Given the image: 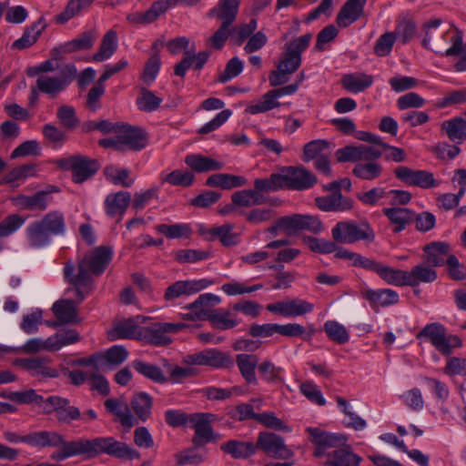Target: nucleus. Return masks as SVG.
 I'll use <instances>...</instances> for the list:
<instances>
[{
  "label": "nucleus",
  "mask_w": 466,
  "mask_h": 466,
  "mask_svg": "<svg viewBox=\"0 0 466 466\" xmlns=\"http://www.w3.org/2000/svg\"><path fill=\"white\" fill-rule=\"evenodd\" d=\"M113 250L109 247L100 246L86 255L79 262L77 273L75 274V265L68 261L64 268V276L67 282L74 285L80 295L81 289H90L93 275H101L112 259Z\"/></svg>",
  "instance_id": "obj_1"
},
{
  "label": "nucleus",
  "mask_w": 466,
  "mask_h": 466,
  "mask_svg": "<svg viewBox=\"0 0 466 466\" xmlns=\"http://www.w3.org/2000/svg\"><path fill=\"white\" fill-rule=\"evenodd\" d=\"M441 18L431 19L423 24L422 46L441 56L461 55L463 44L462 31L453 24L450 25L449 29H441Z\"/></svg>",
  "instance_id": "obj_2"
},
{
  "label": "nucleus",
  "mask_w": 466,
  "mask_h": 466,
  "mask_svg": "<svg viewBox=\"0 0 466 466\" xmlns=\"http://www.w3.org/2000/svg\"><path fill=\"white\" fill-rule=\"evenodd\" d=\"M22 442L34 447L57 448L50 458L55 461H62L68 458L79 455L80 439L67 441L64 436L54 431H39L23 436Z\"/></svg>",
  "instance_id": "obj_3"
},
{
  "label": "nucleus",
  "mask_w": 466,
  "mask_h": 466,
  "mask_svg": "<svg viewBox=\"0 0 466 466\" xmlns=\"http://www.w3.org/2000/svg\"><path fill=\"white\" fill-rule=\"evenodd\" d=\"M105 453L119 460L139 459L140 453L128 444L113 437H97L92 440L80 439L79 455L94 458Z\"/></svg>",
  "instance_id": "obj_4"
},
{
  "label": "nucleus",
  "mask_w": 466,
  "mask_h": 466,
  "mask_svg": "<svg viewBox=\"0 0 466 466\" xmlns=\"http://www.w3.org/2000/svg\"><path fill=\"white\" fill-rule=\"evenodd\" d=\"M333 239L341 244H352L358 241L372 243L375 232L368 222L357 224L353 221L338 222L331 229Z\"/></svg>",
  "instance_id": "obj_5"
},
{
  "label": "nucleus",
  "mask_w": 466,
  "mask_h": 466,
  "mask_svg": "<svg viewBox=\"0 0 466 466\" xmlns=\"http://www.w3.org/2000/svg\"><path fill=\"white\" fill-rule=\"evenodd\" d=\"M56 166L65 171L72 172V180L81 184L93 177L99 169L97 160L83 155H73L56 160Z\"/></svg>",
  "instance_id": "obj_6"
},
{
  "label": "nucleus",
  "mask_w": 466,
  "mask_h": 466,
  "mask_svg": "<svg viewBox=\"0 0 466 466\" xmlns=\"http://www.w3.org/2000/svg\"><path fill=\"white\" fill-rule=\"evenodd\" d=\"M417 339H428L442 354H450L453 348L461 346L458 336L447 335L444 326L436 322L426 325L417 334Z\"/></svg>",
  "instance_id": "obj_7"
},
{
  "label": "nucleus",
  "mask_w": 466,
  "mask_h": 466,
  "mask_svg": "<svg viewBox=\"0 0 466 466\" xmlns=\"http://www.w3.org/2000/svg\"><path fill=\"white\" fill-rule=\"evenodd\" d=\"M218 420V415L210 412H195L190 414L189 424L195 433L192 442L196 447L216 441L218 435L215 434L212 424Z\"/></svg>",
  "instance_id": "obj_8"
},
{
  "label": "nucleus",
  "mask_w": 466,
  "mask_h": 466,
  "mask_svg": "<svg viewBox=\"0 0 466 466\" xmlns=\"http://www.w3.org/2000/svg\"><path fill=\"white\" fill-rule=\"evenodd\" d=\"M311 37V34H306L286 44L285 52L277 66L290 75L295 73L301 65V55L309 47Z\"/></svg>",
  "instance_id": "obj_9"
},
{
  "label": "nucleus",
  "mask_w": 466,
  "mask_h": 466,
  "mask_svg": "<svg viewBox=\"0 0 466 466\" xmlns=\"http://www.w3.org/2000/svg\"><path fill=\"white\" fill-rule=\"evenodd\" d=\"M397 179L409 187H417L422 189L437 187L441 181L436 179L432 172L424 169H412L406 166H399L393 170Z\"/></svg>",
  "instance_id": "obj_10"
},
{
  "label": "nucleus",
  "mask_w": 466,
  "mask_h": 466,
  "mask_svg": "<svg viewBox=\"0 0 466 466\" xmlns=\"http://www.w3.org/2000/svg\"><path fill=\"white\" fill-rule=\"evenodd\" d=\"M76 75V68L72 64L65 65L59 76H40L36 79L37 90L55 96L64 91Z\"/></svg>",
  "instance_id": "obj_11"
},
{
  "label": "nucleus",
  "mask_w": 466,
  "mask_h": 466,
  "mask_svg": "<svg viewBox=\"0 0 466 466\" xmlns=\"http://www.w3.org/2000/svg\"><path fill=\"white\" fill-rule=\"evenodd\" d=\"M282 189L305 190L317 183V177L303 167H285L279 172Z\"/></svg>",
  "instance_id": "obj_12"
},
{
  "label": "nucleus",
  "mask_w": 466,
  "mask_h": 466,
  "mask_svg": "<svg viewBox=\"0 0 466 466\" xmlns=\"http://www.w3.org/2000/svg\"><path fill=\"white\" fill-rule=\"evenodd\" d=\"M186 328H187V325L182 322H156L149 327H142L143 335L140 339L155 346H166L172 341L171 338L167 334L177 333Z\"/></svg>",
  "instance_id": "obj_13"
},
{
  "label": "nucleus",
  "mask_w": 466,
  "mask_h": 466,
  "mask_svg": "<svg viewBox=\"0 0 466 466\" xmlns=\"http://www.w3.org/2000/svg\"><path fill=\"white\" fill-rule=\"evenodd\" d=\"M256 446L268 457L276 460H289L294 455L293 451L285 444L284 439L273 432H260Z\"/></svg>",
  "instance_id": "obj_14"
},
{
  "label": "nucleus",
  "mask_w": 466,
  "mask_h": 466,
  "mask_svg": "<svg viewBox=\"0 0 466 466\" xmlns=\"http://www.w3.org/2000/svg\"><path fill=\"white\" fill-rule=\"evenodd\" d=\"M43 410L45 414L55 412L56 418L60 423L70 424L81 418L80 410L70 405V400L60 396H50L46 399Z\"/></svg>",
  "instance_id": "obj_15"
},
{
  "label": "nucleus",
  "mask_w": 466,
  "mask_h": 466,
  "mask_svg": "<svg viewBox=\"0 0 466 466\" xmlns=\"http://www.w3.org/2000/svg\"><path fill=\"white\" fill-rule=\"evenodd\" d=\"M183 362L187 365L210 366L217 369L229 368L233 365L232 359L216 349L205 350L183 358Z\"/></svg>",
  "instance_id": "obj_16"
},
{
  "label": "nucleus",
  "mask_w": 466,
  "mask_h": 466,
  "mask_svg": "<svg viewBox=\"0 0 466 466\" xmlns=\"http://www.w3.org/2000/svg\"><path fill=\"white\" fill-rule=\"evenodd\" d=\"M115 133L117 134L123 151L126 147L133 151H139L147 144V133L138 127L117 124Z\"/></svg>",
  "instance_id": "obj_17"
},
{
  "label": "nucleus",
  "mask_w": 466,
  "mask_h": 466,
  "mask_svg": "<svg viewBox=\"0 0 466 466\" xmlns=\"http://www.w3.org/2000/svg\"><path fill=\"white\" fill-rule=\"evenodd\" d=\"M60 192V188L54 185H48L46 189L39 190L32 196L18 195L13 201L15 205L26 210L44 211L52 201V193Z\"/></svg>",
  "instance_id": "obj_18"
},
{
  "label": "nucleus",
  "mask_w": 466,
  "mask_h": 466,
  "mask_svg": "<svg viewBox=\"0 0 466 466\" xmlns=\"http://www.w3.org/2000/svg\"><path fill=\"white\" fill-rule=\"evenodd\" d=\"M310 441L316 446L314 455L321 457L330 448H337L346 442L343 435L329 433L319 428H308Z\"/></svg>",
  "instance_id": "obj_19"
},
{
  "label": "nucleus",
  "mask_w": 466,
  "mask_h": 466,
  "mask_svg": "<svg viewBox=\"0 0 466 466\" xmlns=\"http://www.w3.org/2000/svg\"><path fill=\"white\" fill-rule=\"evenodd\" d=\"M51 362L49 357H36L30 359H19L16 364L26 370L32 377L40 380L55 379L59 376L56 369L48 366Z\"/></svg>",
  "instance_id": "obj_20"
},
{
  "label": "nucleus",
  "mask_w": 466,
  "mask_h": 466,
  "mask_svg": "<svg viewBox=\"0 0 466 466\" xmlns=\"http://www.w3.org/2000/svg\"><path fill=\"white\" fill-rule=\"evenodd\" d=\"M182 0H158L145 12H134L127 16L128 22L135 25H147L156 21L169 7L176 5Z\"/></svg>",
  "instance_id": "obj_21"
},
{
  "label": "nucleus",
  "mask_w": 466,
  "mask_h": 466,
  "mask_svg": "<svg viewBox=\"0 0 466 466\" xmlns=\"http://www.w3.org/2000/svg\"><path fill=\"white\" fill-rule=\"evenodd\" d=\"M214 284V280L202 279L198 280H179L168 286L165 291L164 298L172 300L183 295L197 293Z\"/></svg>",
  "instance_id": "obj_22"
},
{
  "label": "nucleus",
  "mask_w": 466,
  "mask_h": 466,
  "mask_svg": "<svg viewBox=\"0 0 466 466\" xmlns=\"http://www.w3.org/2000/svg\"><path fill=\"white\" fill-rule=\"evenodd\" d=\"M366 270L375 272L389 285L407 286V271L391 268L373 258L370 259Z\"/></svg>",
  "instance_id": "obj_23"
},
{
  "label": "nucleus",
  "mask_w": 466,
  "mask_h": 466,
  "mask_svg": "<svg viewBox=\"0 0 466 466\" xmlns=\"http://www.w3.org/2000/svg\"><path fill=\"white\" fill-rule=\"evenodd\" d=\"M317 207L326 212H344L352 209L353 200L344 197L341 192L319 197L315 199Z\"/></svg>",
  "instance_id": "obj_24"
},
{
  "label": "nucleus",
  "mask_w": 466,
  "mask_h": 466,
  "mask_svg": "<svg viewBox=\"0 0 466 466\" xmlns=\"http://www.w3.org/2000/svg\"><path fill=\"white\" fill-rule=\"evenodd\" d=\"M363 299L369 301L372 308L388 307L399 302V294L390 289H371L361 291Z\"/></svg>",
  "instance_id": "obj_25"
},
{
  "label": "nucleus",
  "mask_w": 466,
  "mask_h": 466,
  "mask_svg": "<svg viewBox=\"0 0 466 466\" xmlns=\"http://www.w3.org/2000/svg\"><path fill=\"white\" fill-rule=\"evenodd\" d=\"M424 259L431 267H441L445 264V261L451 253L450 244L442 241H434L427 244L423 248Z\"/></svg>",
  "instance_id": "obj_26"
},
{
  "label": "nucleus",
  "mask_w": 466,
  "mask_h": 466,
  "mask_svg": "<svg viewBox=\"0 0 466 466\" xmlns=\"http://www.w3.org/2000/svg\"><path fill=\"white\" fill-rule=\"evenodd\" d=\"M142 335V327L131 319L118 321L107 333L110 340L140 339Z\"/></svg>",
  "instance_id": "obj_27"
},
{
  "label": "nucleus",
  "mask_w": 466,
  "mask_h": 466,
  "mask_svg": "<svg viewBox=\"0 0 466 466\" xmlns=\"http://www.w3.org/2000/svg\"><path fill=\"white\" fill-rule=\"evenodd\" d=\"M207 320L211 323L213 328L219 330L234 329L240 323L232 309H208Z\"/></svg>",
  "instance_id": "obj_28"
},
{
  "label": "nucleus",
  "mask_w": 466,
  "mask_h": 466,
  "mask_svg": "<svg viewBox=\"0 0 466 466\" xmlns=\"http://www.w3.org/2000/svg\"><path fill=\"white\" fill-rule=\"evenodd\" d=\"M104 405L106 411L116 416L124 427L130 429L135 425V417L125 401L112 398L106 400Z\"/></svg>",
  "instance_id": "obj_29"
},
{
  "label": "nucleus",
  "mask_w": 466,
  "mask_h": 466,
  "mask_svg": "<svg viewBox=\"0 0 466 466\" xmlns=\"http://www.w3.org/2000/svg\"><path fill=\"white\" fill-rule=\"evenodd\" d=\"M383 214L393 225V232L400 233L414 220V211L407 208H385Z\"/></svg>",
  "instance_id": "obj_30"
},
{
  "label": "nucleus",
  "mask_w": 466,
  "mask_h": 466,
  "mask_svg": "<svg viewBox=\"0 0 466 466\" xmlns=\"http://www.w3.org/2000/svg\"><path fill=\"white\" fill-rule=\"evenodd\" d=\"M366 0H348L337 15V24L347 27L357 21L362 15Z\"/></svg>",
  "instance_id": "obj_31"
},
{
  "label": "nucleus",
  "mask_w": 466,
  "mask_h": 466,
  "mask_svg": "<svg viewBox=\"0 0 466 466\" xmlns=\"http://www.w3.org/2000/svg\"><path fill=\"white\" fill-rule=\"evenodd\" d=\"M45 29L46 23L43 18H39L36 22L25 29L22 36L13 42L11 48L15 50H24L32 46L37 41Z\"/></svg>",
  "instance_id": "obj_32"
},
{
  "label": "nucleus",
  "mask_w": 466,
  "mask_h": 466,
  "mask_svg": "<svg viewBox=\"0 0 466 466\" xmlns=\"http://www.w3.org/2000/svg\"><path fill=\"white\" fill-rule=\"evenodd\" d=\"M130 407L142 422L150 419L152 414L153 398L147 392H135L130 400Z\"/></svg>",
  "instance_id": "obj_33"
},
{
  "label": "nucleus",
  "mask_w": 466,
  "mask_h": 466,
  "mask_svg": "<svg viewBox=\"0 0 466 466\" xmlns=\"http://www.w3.org/2000/svg\"><path fill=\"white\" fill-rule=\"evenodd\" d=\"M374 82L371 75L365 73L346 74L341 78V85L345 90L350 93H360L370 87Z\"/></svg>",
  "instance_id": "obj_34"
},
{
  "label": "nucleus",
  "mask_w": 466,
  "mask_h": 466,
  "mask_svg": "<svg viewBox=\"0 0 466 466\" xmlns=\"http://www.w3.org/2000/svg\"><path fill=\"white\" fill-rule=\"evenodd\" d=\"M131 201V195L127 191H119L109 194L105 200L106 212L109 217L119 215L122 217Z\"/></svg>",
  "instance_id": "obj_35"
},
{
  "label": "nucleus",
  "mask_w": 466,
  "mask_h": 466,
  "mask_svg": "<svg viewBox=\"0 0 466 466\" xmlns=\"http://www.w3.org/2000/svg\"><path fill=\"white\" fill-rule=\"evenodd\" d=\"M52 311L56 318L63 324H77L78 319L76 304L71 299H62L55 302L52 306Z\"/></svg>",
  "instance_id": "obj_36"
},
{
  "label": "nucleus",
  "mask_w": 466,
  "mask_h": 466,
  "mask_svg": "<svg viewBox=\"0 0 466 466\" xmlns=\"http://www.w3.org/2000/svg\"><path fill=\"white\" fill-rule=\"evenodd\" d=\"M441 130L454 143L461 144L466 140V122L462 116L444 120L441 124Z\"/></svg>",
  "instance_id": "obj_37"
},
{
  "label": "nucleus",
  "mask_w": 466,
  "mask_h": 466,
  "mask_svg": "<svg viewBox=\"0 0 466 466\" xmlns=\"http://www.w3.org/2000/svg\"><path fill=\"white\" fill-rule=\"evenodd\" d=\"M132 368L144 378L159 384L168 382L167 376L159 366L146 362L142 360H135L131 363Z\"/></svg>",
  "instance_id": "obj_38"
},
{
  "label": "nucleus",
  "mask_w": 466,
  "mask_h": 466,
  "mask_svg": "<svg viewBox=\"0 0 466 466\" xmlns=\"http://www.w3.org/2000/svg\"><path fill=\"white\" fill-rule=\"evenodd\" d=\"M239 0H220L217 7L211 9L208 16H216L222 24L231 25L236 19Z\"/></svg>",
  "instance_id": "obj_39"
},
{
  "label": "nucleus",
  "mask_w": 466,
  "mask_h": 466,
  "mask_svg": "<svg viewBox=\"0 0 466 466\" xmlns=\"http://www.w3.org/2000/svg\"><path fill=\"white\" fill-rule=\"evenodd\" d=\"M220 450L234 459H247L255 454L257 446L249 441L230 440L222 443Z\"/></svg>",
  "instance_id": "obj_40"
},
{
  "label": "nucleus",
  "mask_w": 466,
  "mask_h": 466,
  "mask_svg": "<svg viewBox=\"0 0 466 466\" xmlns=\"http://www.w3.org/2000/svg\"><path fill=\"white\" fill-rule=\"evenodd\" d=\"M236 364L247 383H257L258 380L255 373V370L258 365V358L257 355L246 353L238 354L236 357Z\"/></svg>",
  "instance_id": "obj_41"
},
{
  "label": "nucleus",
  "mask_w": 466,
  "mask_h": 466,
  "mask_svg": "<svg viewBox=\"0 0 466 466\" xmlns=\"http://www.w3.org/2000/svg\"><path fill=\"white\" fill-rule=\"evenodd\" d=\"M101 370L112 369L121 365L128 357L127 350L121 345H115L105 352H98Z\"/></svg>",
  "instance_id": "obj_42"
},
{
  "label": "nucleus",
  "mask_w": 466,
  "mask_h": 466,
  "mask_svg": "<svg viewBox=\"0 0 466 466\" xmlns=\"http://www.w3.org/2000/svg\"><path fill=\"white\" fill-rule=\"evenodd\" d=\"M185 163L193 171L198 173L219 170L223 167V163L198 154L186 156Z\"/></svg>",
  "instance_id": "obj_43"
},
{
  "label": "nucleus",
  "mask_w": 466,
  "mask_h": 466,
  "mask_svg": "<svg viewBox=\"0 0 466 466\" xmlns=\"http://www.w3.org/2000/svg\"><path fill=\"white\" fill-rule=\"evenodd\" d=\"M26 238L31 248H40L51 242V235L38 220L32 222L25 230Z\"/></svg>",
  "instance_id": "obj_44"
},
{
  "label": "nucleus",
  "mask_w": 466,
  "mask_h": 466,
  "mask_svg": "<svg viewBox=\"0 0 466 466\" xmlns=\"http://www.w3.org/2000/svg\"><path fill=\"white\" fill-rule=\"evenodd\" d=\"M433 268L423 264L414 266L410 271H407V286L416 287L420 282H433L437 279V272Z\"/></svg>",
  "instance_id": "obj_45"
},
{
  "label": "nucleus",
  "mask_w": 466,
  "mask_h": 466,
  "mask_svg": "<svg viewBox=\"0 0 466 466\" xmlns=\"http://www.w3.org/2000/svg\"><path fill=\"white\" fill-rule=\"evenodd\" d=\"M246 184L247 179L244 177L226 173L213 174L206 181V185L208 187H218L228 190Z\"/></svg>",
  "instance_id": "obj_46"
},
{
  "label": "nucleus",
  "mask_w": 466,
  "mask_h": 466,
  "mask_svg": "<svg viewBox=\"0 0 466 466\" xmlns=\"http://www.w3.org/2000/svg\"><path fill=\"white\" fill-rule=\"evenodd\" d=\"M96 39L95 30L85 31L75 39L62 45V52L74 53L81 50H88L93 47Z\"/></svg>",
  "instance_id": "obj_47"
},
{
  "label": "nucleus",
  "mask_w": 466,
  "mask_h": 466,
  "mask_svg": "<svg viewBox=\"0 0 466 466\" xmlns=\"http://www.w3.org/2000/svg\"><path fill=\"white\" fill-rule=\"evenodd\" d=\"M231 200L235 206L242 208L263 205L267 202L266 198L262 194H258V191L253 189L236 191L232 194Z\"/></svg>",
  "instance_id": "obj_48"
},
{
  "label": "nucleus",
  "mask_w": 466,
  "mask_h": 466,
  "mask_svg": "<svg viewBox=\"0 0 466 466\" xmlns=\"http://www.w3.org/2000/svg\"><path fill=\"white\" fill-rule=\"evenodd\" d=\"M38 221L51 236L64 235L66 232L65 217L60 211H50Z\"/></svg>",
  "instance_id": "obj_49"
},
{
  "label": "nucleus",
  "mask_w": 466,
  "mask_h": 466,
  "mask_svg": "<svg viewBox=\"0 0 466 466\" xmlns=\"http://www.w3.org/2000/svg\"><path fill=\"white\" fill-rule=\"evenodd\" d=\"M117 49V35L114 30H109L103 36L99 49L93 56V60L102 62L110 58Z\"/></svg>",
  "instance_id": "obj_50"
},
{
  "label": "nucleus",
  "mask_w": 466,
  "mask_h": 466,
  "mask_svg": "<svg viewBox=\"0 0 466 466\" xmlns=\"http://www.w3.org/2000/svg\"><path fill=\"white\" fill-rule=\"evenodd\" d=\"M361 458L350 451L339 449L328 454L326 466H359Z\"/></svg>",
  "instance_id": "obj_51"
},
{
  "label": "nucleus",
  "mask_w": 466,
  "mask_h": 466,
  "mask_svg": "<svg viewBox=\"0 0 466 466\" xmlns=\"http://www.w3.org/2000/svg\"><path fill=\"white\" fill-rule=\"evenodd\" d=\"M163 367L167 370L169 376H167L168 382L180 384L183 383L187 379L197 375V370L191 367H180L174 365L169 362L168 360H162Z\"/></svg>",
  "instance_id": "obj_52"
},
{
  "label": "nucleus",
  "mask_w": 466,
  "mask_h": 466,
  "mask_svg": "<svg viewBox=\"0 0 466 466\" xmlns=\"http://www.w3.org/2000/svg\"><path fill=\"white\" fill-rule=\"evenodd\" d=\"M382 166L378 162L357 163L352 169V174L363 180H374L380 177Z\"/></svg>",
  "instance_id": "obj_53"
},
{
  "label": "nucleus",
  "mask_w": 466,
  "mask_h": 466,
  "mask_svg": "<svg viewBox=\"0 0 466 466\" xmlns=\"http://www.w3.org/2000/svg\"><path fill=\"white\" fill-rule=\"evenodd\" d=\"M51 351H57L65 346L80 340L79 333L73 329L61 330L49 338Z\"/></svg>",
  "instance_id": "obj_54"
},
{
  "label": "nucleus",
  "mask_w": 466,
  "mask_h": 466,
  "mask_svg": "<svg viewBox=\"0 0 466 466\" xmlns=\"http://www.w3.org/2000/svg\"><path fill=\"white\" fill-rule=\"evenodd\" d=\"M36 175V166L34 164H25L18 166L8 173L0 181V185L3 184H14L18 180H25L27 177H35Z\"/></svg>",
  "instance_id": "obj_55"
},
{
  "label": "nucleus",
  "mask_w": 466,
  "mask_h": 466,
  "mask_svg": "<svg viewBox=\"0 0 466 466\" xmlns=\"http://www.w3.org/2000/svg\"><path fill=\"white\" fill-rule=\"evenodd\" d=\"M160 179L162 183L187 187L193 184L195 176L190 171L176 169L168 174L161 175Z\"/></svg>",
  "instance_id": "obj_56"
},
{
  "label": "nucleus",
  "mask_w": 466,
  "mask_h": 466,
  "mask_svg": "<svg viewBox=\"0 0 466 466\" xmlns=\"http://www.w3.org/2000/svg\"><path fill=\"white\" fill-rule=\"evenodd\" d=\"M104 174L106 179L114 185L130 187L134 184V179L129 178L130 172L128 169L108 166L104 169Z\"/></svg>",
  "instance_id": "obj_57"
},
{
  "label": "nucleus",
  "mask_w": 466,
  "mask_h": 466,
  "mask_svg": "<svg viewBox=\"0 0 466 466\" xmlns=\"http://www.w3.org/2000/svg\"><path fill=\"white\" fill-rule=\"evenodd\" d=\"M302 241L306 243L309 248L315 253L330 254L337 250L336 241L328 240L325 238H319L312 236H305Z\"/></svg>",
  "instance_id": "obj_58"
},
{
  "label": "nucleus",
  "mask_w": 466,
  "mask_h": 466,
  "mask_svg": "<svg viewBox=\"0 0 466 466\" xmlns=\"http://www.w3.org/2000/svg\"><path fill=\"white\" fill-rule=\"evenodd\" d=\"M155 228L158 233L171 239L188 238L192 233V229L188 224H160L156 226Z\"/></svg>",
  "instance_id": "obj_59"
},
{
  "label": "nucleus",
  "mask_w": 466,
  "mask_h": 466,
  "mask_svg": "<svg viewBox=\"0 0 466 466\" xmlns=\"http://www.w3.org/2000/svg\"><path fill=\"white\" fill-rule=\"evenodd\" d=\"M280 103L278 102L272 90L264 94L259 101L256 104L250 105L247 107L246 111L249 114L256 115L264 113L276 107H279Z\"/></svg>",
  "instance_id": "obj_60"
},
{
  "label": "nucleus",
  "mask_w": 466,
  "mask_h": 466,
  "mask_svg": "<svg viewBox=\"0 0 466 466\" xmlns=\"http://www.w3.org/2000/svg\"><path fill=\"white\" fill-rule=\"evenodd\" d=\"M324 330L331 340L338 344H344L349 341L350 335L347 329L335 320H329L324 324Z\"/></svg>",
  "instance_id": "obj_61"
},
{
  "label": "nucleus",
  "mask_w": 466,
  "mask_h": 466,
  "mask_svg": "<svg viewBox=\"0 0 466 466\" xmlns=\"http://www.w3.org/2000/svg\"><path fill=\"white\" fill-rule=\"evenodd\" d=\"M161 103L162 99L147 88H142L139 96L137 98L138 109L145 112L157 110Z\"/></svg>",
  "instance_id": "obj_62"
},
{
  "label": "nucleus",
  "mask_w": 466,
  "mask_h": 466,
  "mask_svg": "<svg viewBox=\"0 0 466 466\" xmlns=\"http://www.w3.org/2000/svg\"><path fill=\"white\" fill-rule=\"evenodd\" d=\"M282 189L280 175L279 173H273L268 178H257L254 181V191H258V194L263 192H275Z\"/></svg>",
  "instance_id": "obj_63"
},
{
  "label": "nucleus",
  "mask_w": 466,
  "mask_h": 466,
  "mask_svg": "<svg viewBox=\"0 0 466 466\" xmlns=\"http://www.w3.org/2000/svg\"><path fill=\"white\" fill-rule=\"evenodd\" d=\"M56 116L66 129L73 130L79 125V119L76 116L75 108L71 106L64 105L59 106Z\"/></svg>",
  "instance_id": "obj_64"
}]
</instances>
